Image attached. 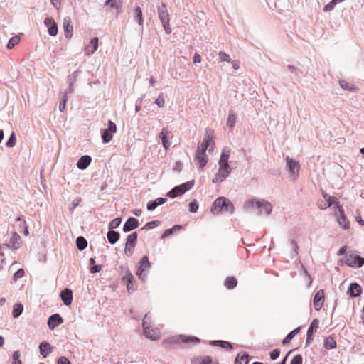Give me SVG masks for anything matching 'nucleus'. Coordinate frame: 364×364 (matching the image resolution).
Segmentation results:
<instances>
[{"mask_svg":"<svg viewBox=\"0 0 364 364\" xmlns=\"http://www.w3.org/2000/svg\"><path fill=\"white\" fill-rule=\"evenodd\" d=\"M57 364H71V362L65 356H60L57 360Z\"/></svg>","mask_w":364,"mask_h":364,"instance_id":"bf43d9fd","label":"nucleus"},{"mask_svg":"<svg viewBox=\"0 0 364 364\" xmlns=\"http://www.w3.org/2000/svg\"><path fill=\"white\" fill-rule=\"evenodd\" d=\"M167 199L166 198H158L155 200V202L159 205H161L166 202Z\"/></svg>","mask_w":364,"mask_h":364,"instance_id":"338daca9","label":"nucleus"},{"mask_svg":"<svg viewBox=\"0 0 364 364\" xmlns=\"http://www.w3.org/2000/svg\"><path fill=\"white\" fill-rule=\"evenodd\" d=\"M324 296L325 294L323 289L318 290L314 295V306L316 311H319L322 308L324 302Z\"/></svg>","mask_w":364,"mask_h":364,"instance_id":"f3484780","label":"nucleus"},{"mask_svg":"<svg viewBox=\"0 0 364 364\" xmlns=\"http://www.w3.org/2000/svg\"><path fill=\"white\" fill-rule=\"evenodd\" d=\"M194 160L198 168H203L208 162V156L205 154V151L197 148Z\"/></svg>","mask_w":364,"mask_h":364,"instance_id":"ddd939ff","label":"nucleus"},{"mask_svg":"<svg viewBox=\"0 0 364 364\" xmlns=\"http://www.w3.org/2000/svg\"><path fill=\"white\" fill-rule=\"evenodd\" d=\"M333 210L334 215L336 217L339 225L343 229L348 230L350 228V223L345 216L344 210L339 205L338 201H336V206H333Z\"/></svg>","mask_w":364,"mask_h":364,"instance_id":"20e7f679","label":"nucleus"},{"mask_svg":"<svg viewBox=\"0 0 364 364\" xmlns=\"http://www.w3.org/2000/svg\"><path fill=\"white\" fill-rule=\"evenodd\" d=\"M299 331V328H297L294 329V331H291L283 340L282 343L283 344L289 343L291 339L294 337V336L298 333Z\"/></svg>","mask_w":364,"mask_h":364,"instance_id":"c03bdc74","label":"nucleus"},{"mask_svg":"<svg viewBox=\"0 0 364 364\" xmlns=\"http://www.w3.org/2000/svg\"><path fill=\"white\" fill-rule=\"evenodd\" d=\"M91 162V157L89 156H82L77 161V166L79 169H85Z\"/></svg>","mask_w":364,"mask_h":364,"instance_id":"cd10ccee","label":"nucleus"},{"mask_svg":"<svg viewBox=\"0 0 364 364\" xmlns=\"http://www.w3.org/2000/svg\"><path fill=\"white\" fill-rule=\"evenodd\" d=\"M136 240H137L136 232H132V234L128 235V237L127 238L125 250H127V249L134 248L136 245Z\"/></svg>","mask_w":364,"mask_h":364,"instance_id":"a878e982","label":"nucleus"},{"mask_svg":"<svg viewBox=\"0 0 364 364\" xmlns=\"http://www.w3.org/2000/svg\"><path fill=\"white\" fill-rule=\"evenodd\" d=\"M147 314L145 315L143 319V329L144 333L147 338L151 340H158L160 338L161 333L160 331L155 328H151L146 323Z\"/></svg>","mask_w":364,"mask_h":364,"instance_id":"423d86ee","label":"nucleus"},{"mask_svg":"<svg viewBox=\"0 0 364 364\" xmlns=\"http://www.w3.org/2000/svg\"><path fill=\"white\" fill-rule=\"evenodd\" d=\"M215 142L213 136L206 131L205 137L203 139V142L198 146V148L205 151L209 149V151H212L214 149Z\"/></svg>","mask_w":364,"mask_h":364,"instance_id":"1a4fd4ad","label":"nucleus"},{"mask_svg":"<svg viewBox=\"0 0 364 364\" xmlns=\"http://www.w3.org/2000/svg\"><path fill=\"white\" fill-rule=\"evenodd\" d=\"M146 207H147V209L149 210H154V209H156L157 207H158V205L156 204V203L155 202V200L154 201H149L147 205H146Z\"/></svg>","mask_w":364,"mask_h":364,"instance_id":"680f3d73","label":"nucleus"},{"mask_svg":"<svg viewBox=\"0 0 364 364\" xmlns=\"http://www.w3.org/2000/svg\"><path fill=\"white\" fill-rule=\"evenodd\" d=\"M232 168L230 166H219V168L212 180L213 183H221L230 174Z\"/></svg>","mask_w":364,"mask_h":364,"instance_id":"0eeeda50","label":"nucleus"},{"mask_svg":"<svg viewBox=\"0 0 364 364\" xmlns=\"http://www.w3.org/2000/svg\"><path fill=\"white\" fill-rule=\"evenodd\" d=\"M181 228V226L180 225H175L173 226L172 228H170V229H167L166 230L164 231V232L163 233L162 235V237H166L169 235H171L173 230H176V229H180Z\"/></svg>","mask_w":364,"mask_h":364,"instance_id":"3c124183","label":"nucleus"},{"mask_svg":"<svg viewBox=\"0 0 364 364\" xmlns=\"http://www.w3.org/2000/svg\"><path fill=\"white\" fill-rule=\"evenodd\" d=\"M361 291V287L356 283L351 284L348 289V293L352 297H356L360 296Z\"/></svg>","mask_w":364,"mask_h":364,"instance_id":"c85d7f7f","label":"nucleus"},{"mask_svg":"<svg viewBox=\"0 0 364 364\" xmlns=\"http://www.w3.org/2000/svg\"><path fill=\"white\" fill-rule=\"evenodd\" d=\"M158 16L166 33L170 34L171 33V28L169 25L170 18L165 4H163L161 6L158 7Z\"/></svg>","mask_w":364,"mask_h":364,"instance_id":"7ed1b4c3","label":"nucleus"},{"mask_svg":"<svg viewBox=\"0 0 364 364\" xmlns=\"http://www.w3.org/2000/svg\"><path fill=\"white\" fill-rule=\"evenodd\" d=\"M101 269H102V265H100V264H97V265H94V266H92V267L90 268V272H91L92 273H97V272H99Z\"/></svg>","mask_w":364,"mask_h":364,"instance_id":"0e129e2a","label":"nucleus"},{"mask_svg":"<svg viewBox=\"0 0 364 364\" xmlns=\"http://www.w3.org/2000/svg\"><path fill=\"white\" fill-rule=\"evenodd\" d=\"M200 364H219L217 360L206 355L200 358Z\"/></svg>","mask_w":364,"mask_h":364,"instance_id":"37998d69","label":"nucleus"},{"mask_svg":"<svg viewBox=\"0 0 364 364\" xmlns=\"http://www.w3.org/2000/svg\"><path fill=\"white\" fill-rule=\"evenodd\" d=\"M134 277L129 272H127L122 277V282L127 284V288L129 291L134 290Z\"/></svg>","mask_w":364,"mask_h":364,"instance_id":"b1692460","label":"nucleus"},{"mask_svg":"<svg viewBox=\"0 0 364 364\" xmlns=\"http://www.w3.org/2000/svg\"><path fill=\"white\" fill-rule=\"evenodd\" d=\"M256 208L260 215H269L272 213V204L264 199H248L244 202L243 209L245 211H250Z\"/></svg>","mask_w":364,"mask_h":364,"instance_id":"f257e3e1","label":"nucleus"},{"mask_svg":"<svg viewBox=\"0 0 364 364\" xmlns=\"http://www.w3.org/2000/svg\"><path fill=\"white\" fill-rule=\"evenodd\" d=\"M63 322L62 317L58 314H53L49 317L48 321V325L50 329L53 330Z\"/></svg>","mask_w":364,"mask_h":364,"instance_id":"aec40b11","label":"nucleus"},{"mask_svg":"<svg viewBox=\"0 0 364 364\" xmlns=\"http://www.w3.org/2000/svg\"><path fill=\"white\" fill-rule=\"evenodd\" d=\"M134 19L139 23V26H143L144 19L142 16V11L139 6H137L134 10Z\"/></svg>","mask_w":364,"mask_h":364,"instance_id":"2f4dec72","label":"nucleus"},{"mask_svg":"<svg viewBox=\"0 0 364 364\" xmlns=\"http://www.w3.org/2000/svg\"><path fill=\"white\" fill-rule=\"evenodd\" d=\"M218 55L220 58L221 61H225V62H228V63L231 62V58H230V55H228L227 53H225V52L220 51L218 53Z\"/></svg>","mask_w":364,"mask_h":364,"instance_id":"603ef678","label":"nucleus"},{"mask_svg":"<svg viewBox=\"0 0 364 364\" xmlns=\"http://www.w3.org/2000/svg\"><path fill=\"white\" fill-rule=\"evenodd\" d=\"M339 4L338 2H337L335 0H331L328 4H327L324 8H323V11H326V12H328V11H331L333 9V8L335 7V6L336 4Z\"/></svg>","mask_w":364,"mask_h":364,"instance_id":"8fccbe9b","label":"nucleus"},{"mask_svg":"<svg viewBox=\"0 0 364 364\" xmlns=\"http://www.w3.org/2000/svg\"><path fill=\"white\" fill-rule=\"evenodd\" d=\"M23 310V306L21 304H16L14 306L12 315L14 318L18 317Z\"/></svg>","mask_w":364,"mask_h":364,"instance_id":"58836bf2","label":"nucleus"},{"mask_svg":"<svg viewBox=\"0 0 364 364\" xmlns=\"http://www.w3.org/2000/svg\"><path fill=\"white\" fill-rule=\"evenodd\" d=\"M139 226V222L135 218H129L125 222L123 226V230L124 232H129Z\"/></svg>","mask_w":364,"mask_h":364,"instance_id":"4be33fe9","label":"nucleus"},{"mask_svg":"<svg viewBox=\"0 0 364 364\" xmlns=\"http://www.w3.org/2000/svg\"><path fill=\"white\" fill-rule=\"evenodd\" d=\"M339 85H340V86L343 90H352L351 87H350L348 85V84L345 80H340L339 81Z\"/></svg>","mask_w":364,"mask_h":364,"instance_id":"e2e57ef3","label":"nucleus"},{"mask_svg":"<svg viewBox=\"0 0 364 364\" xmlns=\"http://www.w3.org/2000/svg\"><path fill=\"white\" fill-rule=\"evenodd\" d=\"M107 237L111 244H114L119 240V235L114 230H109L107 234Z\"/></svg>","mask_w":364,"mask_h":364,"instance_id":"f704fd0d","label":"nucleus"},{"mask_svg":"<svg viewBox=\"0 0 364 364\" xmlns=\"http://www.w3.org/2000/svg\"><path fill=\"white\" fill-rule=\"evenodd\" d=\"M179 339H181L183 343H191L195 344L200 343V339L195 336H180Z\"/></svg>","mask_w":364,"mask_h":364,"instance_id":"e433bc0d","label":"nucleus"},{"mask_svg":"<svg viewBox=\"0 0 364 364\" xmlns=\"http://www.w3.org/2000/svg\"><path fill=\"white\" fill-rule=\"evenodd\" d=\"M40 353L46 358L53 350V347L46 341H43L39 346Z\"/></svg>","mask_w":364,"mask_h":364,"instance_id":"393cba45","label":"nucleus"},{"mask_svg":"<svg viewBox=\"0 0 364 364\" xmlns=\"http://www.w3.org/2000/svg\"><path fill=\"white\" fill-rule=\"evenodd\" d=\"M63 26L65 38L70 39L73 36V26L71 18L69 16H66L63 18Z\"/></svg>","mask_w":364,"mask_h":364,"instance_id":"dca6fc26","label":"nucleus"},{"mask_svg":"<svg viewBox=\"0 0 364 364\" xmlns=\"http://www.w3.org/2000/svg\"><path fill=\"white\" fill-rule=\"evenodd\" d=\"M193 185L194 181H188L185 183H183L180 186L173 188L167 193V196L170 198H176L178 196L185 193L187 191L191 189L193 186Z\"/></svg>","mask_w":364,"mask_h":364,"instance_id":"39448f33","label":"nucleus"},{"mask_svg":"<svg viewBox=\"0 0 364 364\" xmlns=\"http://www.w3.org/2000/svg\"><path fill=\"white\" fill-rule=\"evenodd\" d=\"M248 355L246 354L238 355L235 360V364H247Z\"/></svg>","mask_w":364,"mask_h":364,"instance_id":"a19ab883","label":"nucleus"},{"mask_svg":"<svg viewBox=\"0 0 364 364\" xmlns=\"http://www.w3.org/2000/svg\"><path fill=\"white\" fill-rule=\"evenodd\" d=\"M45 26L48 28V33L51 36H55L58 34V25L51 17H46L44 21Z\"/></svg>","mask_w":364,"mask_h":364,"instance_id":"4468645a","label":"nucleus"},{"mask_svg":"<svg viewBox=\"0 0 364 364\" xmlns=\"http://www.w3.org/2000/svg\"><path fill=\"white\" fill-rule=\"evenodd\" d=\"M230 154V149H224L219 160V166H229L228 159Z\"/></svg>","mask_w":364,"mask_h":364,"instance_id":"bb28decb","label":"nucleus"},{"mask_svg":"<svg viewBox=\"0 0 364 364\" xmlns=\"http://www.w3.org/2000/svg\"><path fill=\"white\" fill-rule=\"evenodd\" d=\"M16 144V136L15 134L12 133L9 139L6 142V146L8 147H14Z\"/></svg>","mask_w":364,"mask_h":364,"instance_id":"5fc2aeb1","label":"nucleus"},{"mask_svg":"<svg viewBox=\"0 0 364 364\" xmlns=\"http://www.w3.org/2000/svg\"><path fill=\"white\" fill-rule=\"evenodd\" d=\"M160 222L159 220H153L151 222H149L146 224V225L142 228H147V229H152L159 225Z\"/></svg>","mask_w":364,"mask_h":364,"instance_id":"864d4df0","label":"nucleus"},{"mask_svg":"<svg viewBox=\"0 0 364 364\" xmlns=\"http://www.w3.org/2000/svg\"><path fill=\"white\" fill-rule=\"evenodd\" d=\"M210 344L212 346H220L222 348L229 349V350H231L232 348V345L230 342L225 341H220V340L212 341H210Z\"/></svg>","mask_w":364,"mask_h":364,"instance_id":"7c9ffc66","label":"nucleus"},{"mask_svg":"<svg viewBox=\"0 0 364 364\" xmlns=\"http://www.w3.org/2000/svg\"><path fill=\"white\" fill-rule=\"evenodd\" d=\"M286 168L290 173V177L293 181L297 179L299 175L300 164L298 161H296L289 156L286 157Z\"/></svg>","mask_w":364,"mask_h":364,"instance_id":"f03ea898","label":"nucleus"},{"mask_svg":"<svg viewBox=\"0 0 364 364\" xmlns=\"http://www.w3.org/2000/svg\"><path fill=\"white\" fill-rule=\"evenodd\" d=\"M280 354V350L279 349H274L270 353V358L272 360H276Z\"/></svg>","mask_w":364,"mask_h":364,"instance_id":"052dcab7","label":"nucleus"},{"mask_svg":"<svg viewBox=\"0 0 364 364\" xmlns=\"http://www.w3.org/2000/svg\"><path fill=\"white\" fill-rule=\"evenodd\" d=\"M236 122V115L233 111H230L227 119V126L232 129Z\"/></svg>","mask_w":364,"mask_h":364,"instance_id":"72a5a7b5","label":"nucleus"},{"mask_svg":"<svg viewBox=\"0 0 364 364\" xmlns=\"http://www.w3.org/2000/svg\"><path fill=\"white\" fill-rule=\"evenodd\" d=\"M107 126V128L104 130L102 135L104 143L109 142L112 139L113 134L117 132V126L113 122L109 121Z\"/></svg>","mask_w":364,"mask_h":364,"instance_id":"9b49d317","label":"nucleus"},{"mask_svg":"<svg viewBox=\"0 0 364 364\" xmlns=\"http://www.w3.org/2000/svg\"><path fill=\"white\" fill-rule=\"evenodd\" d=\"M237 284V280L234 277H229L225 281V286L229 289L235 288Z\"/></svg>","mask_w":364,"mask_h":364,"instance_id":"c9c22d12","label":"nucleus"},{"mask_svg":"<svg viewBox=\"0 0 364 364\" xmlns=\"http://www.w3.org/2000/svg\"><path fill=\"white\" fill-rule=\"evenodd\" d=\"M345 264L350 267H360L364 264V258L355 254H350L345 259Z\"/></svg>","mask_w":364,"mask_h":364,"instance_id":"6e6552de","label":"nucleus"},{"mask_svg":"<svg viewBox=\"0 0 364 364\" xmlns=\"http://www.w3.org/2000/svg\"><path fill=\"white\" fill-rule=\"evenodd\" d=\"M318 328V321L316 319L313 320L311 322L309 328L307 331V338H306V344L309 343L313 340V336H314V328Z\"/></svg>","mask_w":364,"mask_h":364,"instance_id":"c756f323","label":"nucleus"},{"mask_svg":"<svg viewBox=\"0 0 364 364\" xmlns=\"http://www.w3.org/2000/svg\"><path fill=\"white\" fill-rule=\"evenodd\" d=\"M24 275V270L23 269H19L16 271L14 275L13 279L16 282L18 279L21 278Z\"/></svg>","mask_w":364,"mask_h":364,"instance_id":"4d7b16f0","label":"nucleus"},{"mask_svg":"<svg viewBox=\"0 0 364 364\" xmlns=\"http://www.w3.org/2000/svg\"><path fill=\"white\" fill-rule=\"evenodd\" d=\"M302 356L298 354L291 359L290 364H302Z\"/></svg>","mask_w":364,"mask_h":364,"instance_id":"6e6d98bb","label":"nucleus"},{"mask_svg":"<svg viewBox=\"0 0 364 364\" xmlns=\"http://www.w3.org/2000/svg\"><path fill=\"white\" fill-rule=\"evenodd\" d=\"M20 357H21L20 351L19 350L14 351V353H13V356H12L13 361L21 360Z\"/></svg>","mask_w":364,"mask_h":364,"instance_id":"69168bd1","label":"nucleus"},{"mask_svg":"<svg viewBox=\"0 0 364 364\" xmlns=\"http://www.w3.org/2000/svg\"><path fill=\"white\" fill-rule=\"evenodd\" d=\"M65 305L69 306L73 301V291L70 289H65L60 295Z\"/></svg>","mask_w":364,"mask_h":364,"instance_id":"412c9836","label":"nucleus"},{"mask_svg":"<svg viewBox=\"0 0 364 364\" xmlns=\"http://www.w3.org/2000/svg\"><path fill=\"white\" fill-rule=\"evenodd\" d=\"M19 41H20L19 36H16L11 38L7 43V46H6L7 48L8 49L13 48L15 46H16L19 43Z\"/></svg>","mask_w":364,"mask_h":364,"instance_id":"79ce46f5","label":"nucleus"},{"mask_svg":"<svg viewBox=\"0 0 364 364\" xmlns=\"http://www.w3.org/2000/svg\"><path fill=\"white\" fill-rule=\"evenodd\" d=\"M198 209V204L196 200L192 201L189 204V210L191 213H196Z\"/></svg>","mask_w":364,"mask_h":364,"instance_id":"13d9d810","label":"nucleus"},{"mask_svg":"<svg viewBox=\"0 0 364 364\" xmlns=\"http://www.w3.org/2000/svg\"><path fill=\"white\" fill-rule=\"evenodd\" d=\"M52 5L56 8L57 9H59L60 6V0H50Z\"/></svg>","mask_w":364,"mask_h":364,"instance_id":"774afa93","label":"nucleus"},{"mask_svg":"<svg viewBox=\"0 0 364 364\" xmlns=\"http://www.w3.org/2000/svg\"><path fill=\"white\" fill-rule=\"evenodd\" d=\"M322 196L324 198V200L318 201V206L320 209L325 210L331 205L336 206V201H338L336 198L331 197L325 192L322 193Z\"/></svg>","mask_w":364,"mask_h":364,"instance_id":"9d476101","label":"nucleus"},{"mask_svg":"<svg viewBox=\"0 0 364 364\" xmlns=\"http://www.w3.org/2000/svg\"><path fill=\"white\" fill-rule=\"evenodd\" d=\"M121 223V218H117L112 220L109 224V229L111 230L118 228Z\"/></svg>","mask_w":364,"mask_h":364,"instance_id":"de8ad7c7","label":"nucleus"},{"mask_svg":"<svg viewBox=\"0 0 364 364\" xmlns=\"http://www.w3.org/2000/svg\"><path fill=\"white\" fill-rule=\"evenodd\" d=\"M98 48V38H93L90 40V43L85 48V54L90 55L93 54Z\"/></svg>","mask_w":364,"mask_h":364,"instance_id":"6ab92c4d","label":"nucleus"},{"mask_svg":"<svg viewBox=\"0 0 364 364\" xmlns=\"http://www.w3.org/2000/svg\"><path fill=\"white\" fill-rule=\"evenodd\" d=\"M154 103L159 107H164L165 105V100L163 96V93H160L159 97L156 99L154 101Z\"/></svg>","mask_w":364,"mask_h":364,"instance_id":"09e8293b","label":"nucleus"},{"mask_svg":"<svg viewBox=\"0 0 364 364\" xmlns=\"http://www.w3.org/2000/svg\"><path fill=\"white\" fill-rule=\"evenodd\" d=\"M105 4L112 9L118 10L121 8L122 1V0H107Z\"/></svg>","mask_w":364,"mask_h":364,"instance_id":"4c0bfd02","label":"nucleus"},{"mask_svg":"<svg viewBox=\"0 0 364 364\" xmlns=\"http://www.w3.org/2000/svg\"><path fill=\"white\" fill-rule=\"evenodd\" d=\"M21 238L18 234L14 232L8 244V247L14 250H17L20 247Z\"/></svg>","mask_w":364,"mask_h":364,"instance_id":"5701e85b","label":"nucleus"},{"mask_svg":"<svg viewBox=\"0 0 364 364\" xmlns=\"http://www.w3.org/2000/svg\"><path fill=\"white\" fill-rule=\"evenodd\" d=\"M67 100H68V97H67V92H66L61 97V100L59 103V110L60 112H63L65 109Z\"/></svg>","mask_w":364,"mask_h":364,"instance_id":"49530a36","label":"nucleus"},{"mask_svg":"<svg viewBox=\"0 0 364 364\" xmlns=\"http://www.w3.org/2000/svg\"><path fill=\"white\" fill-rule=\"evenodd\" d=\"M324 347L326 349H334L336 348V342L333 336L326 338L324 341Z\"/></svg>","mask_w":364,"mask_h":364,"instance_id":"473e14b6","label":"nucleus"},{"mask_svg":"<svg viewBox=\"0 0 364 364\" xmlns=\"http://www.w3.org/2000/svg\"><path fill=\"white\" fill-rule=\"evenodd\" d=\"M223 210L225 212L229 213L230 214L233 213V212L235 210V208H234L233 204L232 203V202L230 200L226 199Z\"/></svg>","mask_w":364,"mask_h":364,"instance_id":"a18cd8bd","label":"nucleus"},{"mask_svg":"<svg viewBox=\"0 0 364 364\" xmlns=\"http://www.w3.org/2000/svg\"><path fill=\"white\" fill-rule=\"evenodd\" d=\"M226 199L225 197L218 198L213 203L210 211L215 215L219 214L224 209Z\"/></svg>","mask_w":364,"mask_h":364,"instance_id":"2eb2a0df","label":"nucleus"},{"mask_svg":"<svg viewBox=\"0 0 364 364\" xmlns=\"http://www.w3.org/2000/svg\"><path fill=\"white\" fill-rule=\"evenodd\" d=\"M151 264L148 260L147 257H144L139 264V267L136 272V274L138 275L140 279L144 280L146 274H144V272L148 271L150 268Z\"/></svg>","mask_w":364,"mask_h":364,"instance_id":"f8f14e48","label":"nucleus"},{"mask_svg":"<svg viewBox=\"0 0 364 364\" xmlns=\"http://www.w3.org/2000/svg\"><path fill=\"white\" fill-rule=\"evenodd\" d=\"M76 245L80 250H82L86 248L87 242L83 237L80 236L76 240Z\"/></svg>","mask_w":364,"mask_h":364,"instance_id":"ea45409f","label":"nucleus"},{"mask_svg":"<svg viewBox=\"0 0 364 364\" xmlns=\"http://www.w3.org/2000/svg\"><path fill=\"white\" fill-rule=\"evenodd\" d=\"M171 134L167 127H163L160 134L159 137L161 140L164 148L167 150L171 146V142L168 139V135Z\"/></svg>","mask_w":364,"mask_h":364,"instance_id":"a211bd4d","label":"nucleus"}]
</instances>
